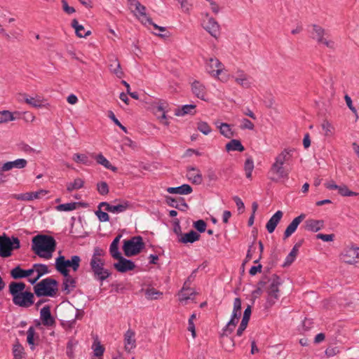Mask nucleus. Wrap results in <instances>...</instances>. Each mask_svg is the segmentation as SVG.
Instances as JSON below:
<instances>
[{"instance_id": "obj_1", "label": "nucleus", "mask_w": 359, "mask_h": 359, "mask_svg": "<svg viewBox=\"0 0 359 359\" xmlns=\"http://www.w3.org/2000/svg\"><path fill=\"white\" fill-rule=\"evenodd\" d=\"M294 151V149H284L276 156L268 172V178L271 181L278 182L280 180L289 178L290 170L284 164L290 161Z\"/></svg>"}, {"instance_id": "obj_2", "label": "nucleus", "mask_w": 359, "mask_h": 359, "mask_svg": "<svg viewBox=\"0 0 359 359\" xmlns=\"http://www.w3.org/2000/svg\"><path fill=\"white\" fill-rule=\"evenodd\" d=\"M56 248L53 237L47 235H37L32 238V250L39 257L49 259Z\"/></svg>"}, {"instance_id": "obj_3", "label": "nucleus", "mask_w": 359, "mask_h": 359, "mask_svg": "<svg viewBox=\"0 0 359 359\" xmlns=\"http://www.w3.org/2000/svg\"><path fill=\"white\" fill-rule=\"evenodd\" d=\"M36 295L40 297H54L58 290V283L53 278H46L34 286Z\"/></svg>"}, {"instance_id": "obj_4", "label": "nucleus", "mask_w": 359, "mask_h": 359, "mask_svg": "<svg viewBox=\"0 0 359 359\" xmlns=\"http://www.w3.org/2000/svg\"><path fill=\"white\" fill-rule=\"evenodd\" d=\"M145 245L140 236L132 237L129 240H125L123 250L126 257H132L139 254Z\"/></svg>"}, {"instance_id": "obj_5", "label": "nucleus", "mask_w": 359, "mask_h": 359, "mask_svg": "<svg viewBox=\"0 0 359 359\" xmlns=\"http://www.w3.org/2000/svg\"><path fill=\"white\" fill-rule=\"evenodd\" d=\"M90 271L93 274L95 280L103 282L111 276V272L104 268V260H95L90 259Z\"/></svg>"}, {"instance_id": "obj_6", "label": "nucleus", "mask_w": 359, "mask_h": 359, "mask_svg": "<svg viewBox=\"0 0 359 359\" xmlns=\"http://www.w3.org/2000/svg\"><path fill=\"white\" fill-rule=\"evenodd\" d=\"M311 34V38L316 40L318 43L323 44L330 49L335 48L334 41L327 39V33L322 27L318 25H313Z\"/></svg>"}, {"instance_id": "obj_7", "label": "nucleus", "mask_w": 359, "mask_h": 359, "mask_svg": "<svg viewBox=\"0 0 359 359\" xmlns=\"http://www.w3.org/2000/svg\"><path fill=\"white\" fill-rule=\"evenodd\" d=\"M269 287L267 288V304L272 306L279 298V286L281 285L280 278L273 274L268 280Z\"/></svg>"}, {"instance_id": "obj_8", "label": "nucleus", "mask_w": 359, "mask_h": 359, "mask_svg": "<svg viewBox=\"0 0 359 359\" xmlns=\"http://www.w3.org/2000/svg\"><path fill=\"white\" fill-rule=\"evenodd\" d=\"M20 248V240L17 237L13 236L10 238L6 236L0 244V257H8L11 255L12 250Z\"/></svg>"}, {"instance_id": "obj_9", "label": "nucleus", "mask_w": 359, "mask_h": 359, "mask_svg": "<svg viewBox=\"0 0 359 359\" xmlns=\"http://www.w3.org/2000/svg\"><path fill=\"white\" fill-rule=\"evenodd\" d=\"M205 69L211 76L218 77L224 69V65L217 57H210L205 62Z\"/></svg>"}, {"instance_id": "obj_10", "label": "nucleus", "mask_w": 359, "mask_h": 359, "mask_svg": "<svg viewBox=\"0 0 359 359\" xmlns=\"http://www.w3.org/2000/svg\"><path fill=\"white\" fill-rule=\"evenodd\" d=\"M341 259L348 264H354L359 259V248L354 246L346 247L341 253Z\"/></svg>"}, {"instance_id": "obj_11", "label": "nucleus", "mask_w": 359, "mask_h": 359, "mask_svg": "<svg viewBox=\"0 0 359 359\" xmlns=\"http://www.w3.org/2000/svg\"><path fill=\"white\" fill-rule=\"evenodd\" d=\"M34 294L31 292L23 291L19 296H15L13 302L15 305L21 307H29L34 304Z\"/></svg>"}, {"instance_id": "obj_12", "label": "nucleus", "mask_w": 359, "mask_h": 359, "mask_svg": "<svg viewBox=\"0 0 359 359\" xmlns=\"http://www.w3.org/2000/svg\"><path fill=\"white\" fill-rule=\"evenodd\" d=\"M102 207L105 208V210L112 213H120L126 211L130 207V202L123 201L121 203L117 205H110L107 202H102L98 205V208Z\"/></svg>"}, {"instance_id": "obj_13", "label": "nucleus", "mask_w": 359, "mask_h": 359, "mask_svg": "<svg viewBox=\"0 0 359 359\" xmlns=\"http://www.w3.org/2000/svg\"><path fill=\"white\" fill-rule=\"evenodd\" d=\"M203 27L212 36L217 38L219 35V24L213 18L210 17L208 14L206 15V20H205L203 22Z\"/></svg>"}, {"instance_id": "obj_14", "label": "nucleus", "mask_w": 359, "mask_h": 359, "mask_svg": "<svg viewBox=\"0 0 359 359\" xmlns=\"http://www.w3.org/2000/svg\"><path fill=\"white\" fill-rule=\"evenodd\" d=\"M118 262L114 264V267L121 273L132 271L135 268V264L131 260L127 259L122 256L116 259Z\"/></svg>"}, {"instance_id": "obj_15", "label": "nucleus", "mask_w": 359, "mask_h": 359, "mask_svg": "<svg viewBox=\"0 0 359 359\" xmlns=\"http://www.w3.org/2000/svg\"><path fill=\"white\" fill-rule=\"evenodd\" d=\"M40 318L44 326L51 327L55 325V320L51 315L49 306H45L41 309Z\"/></svg>"}, {"instance_id": "obj_16", "label": "nucleus", "mask_w": 359, "mask_h": 359, "mask_svg": "<svg viewBox=\"0 0 359 359\" xmlns=\"http://www.w3.org/2000/svg\"><path fill=\"white\" fill-rule=\"evenodd\" d=\"M187 177L190 182L195 184H201L202 183V174L197 168L189 166L187 168Z\"/></svg>"}, {"instance_id": "obj_17", "label": "nucleus", "mask_w": 359, "mask_h": 359, "mask_svg": "<svg viewBox=\"0 0 359 359\" xmlns=\"http://www.w3.org/2000/svg\"><path fill=\"white\" fill-rule=\"evenodd\" d=\"M165 201L169 206L181 211H186L188 208V205L182 198H174L171 196H166Z\"/></svg>"}, {"instance_id": "obj_18", "label": "nucleus", "mask_w": 359, "mask_h": 359, "mask_svg": "<svg viewBox=\"0 0 359 359\" xmlns=\"http://www.w3.org/2000/svg\"><path fill=\"white\" fill-rule=\"evenodd\" d=\"M27 160H25L24 158H18L13 161H8V162L5 163L1 168V172L8 171L14 168L21 169V168H25L27 166Z\"/></svg>"}, {"instance_id": "obj_19", "label": "nucleus", "mask_w": 359, "mask_h": 359, "mask_svg": "<svg viewBox=\"0 0 359 359\" xmlns=\"http://www.w3.org/2000/svg\"><path fill=\"white\" fill-rule=\"evenodd\" d=\"M304 214H301L299 216L295 217L291 223L287 226L285 232H284V239L290 237L294 231L297 230L299 224L304 220L305 218Z\"/></svg>"}, {"instance_id": "obj_20", "label": "nucleus", "mask_w": 359, "mask_h": 359, "mask_svg": "<svg viewBox=\"0 0 359 359\" xmlns=\"http://www.w3.org/2000/svg\"><path fill=\"white\" fill-rule=\"evenodd\" d=\"M46 191L40 190L39 191L35 192H27L25 194H17L14 196V198L17 200L21 201H32L34 199L39 198L41 195H46Z\"/></svg>"}, {"instance_id": "obj_21", "label": "nucleus", "mask_w": 359, "mask_h": 359, "mask_svg": "<svg viewBox=\"0 0 359 359\" xmlns=\"http://www.w3.org/2000/svg\"><path fill=\"white\" fill-rule=\"evenodd\" d=\"M283 212L281 210H278L268 221L266 225V228L269 233H271L274 231L276 227L278 224L280 222L282 217Z\"/></svg>"}, {"instance_id": "obj_22", "label": "nucleus", "mask_w": 359, "mask_h": 359, "mask_svg": "<svg viewBox=\"0 0 359 359\" xmlns=\"http://www.w3.org/2000/svg\"><path fill=\"white\" fill-rule=\"evenodd\" d=\"M109 69L111 73L116 75L118 78H122L124 75L118 60L114 56L109 60Z\"/></svg>"}, {"instance_id": "obj_23", "label": "nucleus", "mask_w": 359, "mask_h": 359, "mask_svg": "<svg viewBox=\"0 0 359 359\" xmlns=\"http://www.w3.org/2000/svg\"><path fill=\"white\" fill-rule=\"evenodd\" d=\"M324 226V221L323 220H316V219H307L305 222L304 228L306 230L317 232Z\"/></svg>"}, {"instance_id": "obj_24", "label": "nucleus", "mask_w": 359, "mask_h": 359, "mask_svg": "<svg viewBox=\"0 0 359 359\" xmlns=\"http://www.w3.org/2000/svg\"><path fill=\"white\" fill-rule=\"evenodd\" d=\"M26 287L25 283L23 282H11L9 284V292L15 299V296H19Z\"/></svg>"}, {"instance_id": "obj_25", "label": "nucleus", "mask_w": 359, "mask_h": 359, "mask_svg": "<svg viewBox=\"0 0 359 359\" xmlns=\"http://www.w3.org/2000/svg\"><path fill=\"white\" fill-rule=\"evenodd\" d=\"M135 10L139 13V15H137V18L139 20L143 23H151V19L147 15L146 13V7L143 5H142L139 1H136L135 4Z\"/></svg>"}, {"instance_id": "obj_26", "label": "nucleus", "mask_w": 359, "mask_h": 359, "mask_svg": "<svg viewBox=\"0 0 359 359\" xmlns=\"http://www.w3.org/2000/svg\"><path fill=\"white\" fill-rule=\"evenodd\" d=\"M22 97L24 99V101L27 104L35 107V108H41L43 107V100L40 96H36L34 97L29 96L27 94H22Z\"/></svg>"}, {"instance_id": "obj_27", "label": "nucleus", "mask_w": 359, "mask_h": 359, "mask_svg": "<svg viewBox=\"0 0 359 359\" xmlns=\"http://www.w3.org/2000/svg\"><path fill=\"white\" fill-rule=\"evenodd\" d=\"M191 90L198 98L205 100V88L199 81H195L192 83Z\"/></svg>"}, {"instance_id": "obj_28", "label": "nucleus", "mask_w": 359, "mask_h": 359, "mask_svg": "<svg viewBox=\"0 0 359 359\" xmlns=\"http://www.w3.org/2000/svg\"><path fill=\"white\" fill-rule=\"evenodd\" d=\"M192 188L190 185L184 184L177 187H168L167 191L170 194H189L192 192Z\"/></svg>"}, {"instance_id": "obj_29", "label": "nucleus", "mask_w": 359, "mask_h": 359, "mask_svg": "<svg viewBox=\"0 0 359 359\" xmlns=\"http://www.w3.org/2000/svg\"><path fill=\"white\" fill-rule=\"evenodd\" d=\"M235 81L245 88H249L251 86L249 76L243 72H238L237 76L235 77Z\"/></svg>"}, {"instance_id": "obj_30", "label": "nucleus", "mask_w": 359, "mask_h": 359, "mask_svg": "<svg viewBox=\"0 0 359 359\" xmlns=\"http://www.w3.org/2000/svg\"><path fill=\"white\" fill-rule=\"evenodd\" d=\"M55 268L56 269L64 276H67L69 270L67 269L66 259L64 256H59L55 260Z\"/></svg>"}, {"instance_id": "obj_31", "label": "nucleus", "mask_w": 359, "mask_h": 359, "mask_svg": "<svg viewBox=\"0 0 359 359\" xmlns=\"http://www.w3.org/2000/svg\"><path fill=\"white\" fill-rule=\"evenodd\" d=\"M75 287L76 280L69 275V273H68V275L65 276L62 283V290L66 292V294H69Z\"/></svg>"}, {"instance_id": "obj_32", "label": "nucleus", "mask_w": 359, "mask_h": 359, "mask_svg": "<svg viewBox=\"0 0 359 359\" xmlns=\"http://www.w3.org/2000/svg\"><path fill=\"white\" fill-rule=\"evenodd\" d=\"M200 235L196 231L191 230L189 233L182 235L181 238L179 239V241L182 243H192L196 241H198Z\"/></svg>"}, {"instance_id": "obj_33", "label": "nucleus", "mask_w": 359, "mask_h": 359, "mask_svg": "<svg viewBox=\"0 0 359 359\" xmlns=\"http://www.w3.org/2000/svg\"><path fill=\"white\" fill-rule=\"evenodd\" d=\"M72 27L75 29L76 35L78 37H86L91 34L90 31L85 32V29L83 25L79 24L78 20L76 19H74L72 21Z\"/></svg>"}, {"instance_id": "obj_34", "label": "nucleus", "mask_w": 359, "mask_h": 359, "mask_svg": "<svg viewBox=\"0 0 359 359\" xmlns=\"http://www.w3.org/2000/svg\"><path fill=\"white\" fill-rule=\"evenodd\" d=\"M164 105V103H161L159 105H158L155 109V114L160 120L161 123L164 124L165 126H168L169 122L167 121Z\"/></svg>"}, {"instance_id": "obj_35", "label": "nucleus", "mask_w": 359, "mask_h": 359, "mask_svg": "<svg viewBox=\"0 0 359 359\" xmlns=\"http://www.w3.org/2000/svg\"><path fill=\"white\" fill-rule=\"evenodd\" d=\"M135 332L128 330L125 334V348L126 350H130L135 347V339H134Z\"/></svg>"}, {"instance_id": "obj_36", "label": "nucleus", "mask_w": 359, "mask_h": 359, "mask_svg": "<svg viewBox=\"0 0 359 359\" xmlns=\"http://www.w3.org/2000/svg\"><path fill=\"white\" fill-rule=\"evenodd\" d=\"M218 122H216L217 128L219 129L220 133L226 138H231L234 136V133L231 130V126L228 123H222L219 125Z\"/></svg>"}, {"instance_id": "obj_37", "label": "nucleus", "mask_w": 359, "mask_h": 359, "mask_svg": "<svg viewBox=\"0 0 359 359\" xmlns=\"http://www.w3.org/2000/svg\"><path fill=\"white\" fill-rule=\"evenodd\" d=\"M226 150L227 151H243L245 150L244 147L241 144V141L236 139H233L226 144Z\"/></svg>"}, {"instance_id": "obj_38", "label": "nucleus", "mask_w": 359, "mask_h": 359, "mask_svg": "<svg viewBox=\"0 0 359 359\" xmlns=\"http://www.w3.org/2000/svg\"><path fill=\"white\" fill-rule=\"evenodd\" d=\"M95 160L98 164L103 165L104 168L111 170L113 172H116L117 170V168L112 165L111 163L102 154L97 155Z\"/></svg>"}, {"instance_id": "obj_39", "label": "nucleus", "mask_w": 359, "mask_h": 359, "mask_svg": "<svg viewBox=\"0 0 359 359\" xmlns=\"http://www.w3.org/2000/svg\"><path fill=\"white\" fill-rule=\"evenodd\" d=\"M321 127L324 131V135L325 137H331L334 135V128L332 124L327 119L323 120L321 123Z\"/></svg>"}, {"instance_id": "obj_40", "label": "nucleus", "mask_w": 359, "mask_h": 359, "mask_svg": "<svg viewBox=\"0 0 359 359\" xmlns=\"http://www.w3.org/2000/svg\"><path fill=\"white\" fill-rule=\"evenodd\" d=\"M84 185V181L81 178H76L73 182L67 184V190L68 192H72L74 190L79 189Z\"/></svg>"}, {"instance_id": "obj_41", "label": "nucleus", "mask_w": 359, "mask_h": 359, "mask_svg": "<svg viewBox=\"0 0 359 359\" xmlns=\"http://www.w3.org/2000/svg\"><path fill=\"white\" fill-rule=\"evenodd\" d=\"M81 258L78 255H74L71 259L66 260L67 267H72L74 271H76L80 266Z\"/></svg>"}, {"instance_id": "obj_42", "label": "nucleus", "mask_w": 359, "mask_h": 359, "mask_svg": "<svg viewBox=\"0 0 359 359\" xmlns=\"http://www.w3.org/2000/svg\"><path fill=\"white\" fill-rule=\"evenodd\" d=\"M13 353L15 359H22L24 353L23 346L19 343L18 341L15 342L13 347Z\"/></svg>"}, {"instance_id": "obj_43", "label": "nucleus", "mask_w": 359, "mask_h": 359, "mask_svg": "<svg viewBox=\"0 0 359 359\" xmlns=\"http://www.w3.org/2000/svg\"><path fill=\"white\" fill-rule=\"evenodd\" d=\"M196 108L195 104H186L184 105L181 109H178L175 111L176 116H184L185 114H194L193 110Z\"/></svg>"}, {"instance_id": "obj_44", "label": "nucleus", "mask_w": 359, "mask_h": 359, "mask_svg": "<svg viewBox=\"0 0 359 359\" xmlns=\"http://www.w3.org/2000/svg\"><path fill=\"white\" fill-rule=\"evenodd\" d=\"M16 118L14 114L8 110L0 111V123L14 121Z\"/></svg>"}, {"instance_id": "obj_45", "label": "nucleus", "mask_w": 359, "mask_h": 359, "mask_svg": "<svg viewBox=\"0 0 359 359\" xmlns=\"http://www.w3.org/2000/svg\"><path fill=\"white\" fill-rule=\"evenodd\" d=\"M337 190L338 193L342 196H355L358 195V193L349 190L345 184L339 185Z\"/></svg>"}, {"instance_id": "obj_46", "label": "nucleus", "mask_w": 359, "mask_h": 359, "mask_svg": "<svg viewBox=\"0 0 359 359\" xmlns=\"http://www.w3.org/2000/svg\"><path fill=\"white\" fill-rule=\"evenodd\" d=\"M163 294L162 292L155 288H148L145 291V296L148 299H157Z\"/></svg>"}, {"instance_id": "obj_47", "label": "nucleus", "mask_w": 359, "mask_h": 359, "mask_svg": "<svg viewBox=\"0 0 359 359\" xmlns=\"http://www.w3.org/2000/svg\"><path fill=\"white\" fill-rule=\"evenodd\" d=\"M34 271L37 273L38 278H41L44 274L48 273L49 271L48 266L43 264H34Z\"/></svg>"}, {"instance_id": "obj_48", "label": "nucleus", "mask_w": 359, "mask_h": 359, "mask_svg": "<svg viewBox=\"0 0 359 359\" xmlns=\"http://www.w3.org/2000/svg\"><path fill=\"white\" fill-rule=\"evenodd\" d=\"M77 203L72 202V203H63L57 205L56 207V209L58 211H64V212H68L74 210L76 208Z\"/></svg>"}, {"instance_id": "obj_49", "label": "nucleus", "mask_w": 359, "mask_h": 359, "mask_svg": "<svg viewBox=\"0 0 359 359\" xmlns=\"http://www.w3.org/2000/svg\"><path fill=\"white\" fill-rule=\"evenodd\" d=\"M247 178L250 179L252 177V172L254 169V162L251 158L246 159L244 166Z\"/></svg>"}, {"instance_id": "obj_50", "label": "nucleus", "mask_w": 359, "mask_h": 359, "mask_svg": "<svg viewBox=\"0 0 359 359\" xmlns=\"http://www.w3.org/2000/svg\"><path fill=\"white\" fill-rule=\"evenodd\" d=\"M24 269L20 266H17L11 271V276L13 279H20L25 278Z\"/></svg>"}, {"instance_id": "obj_51", "label": "nucleus", "mask_w": 359, "mask_h": 359, "mask_svg": "<svg viewBox=\"0 0 359 359\" xmlns=\"http://www.w3.org/2000/svg\"><path fill=\"white\" fill-rule=\"evenodd\" d=\"M197 129L205 135L212 131L210 126L205 121H199L197 123Z\"/></svg>"}, {"instance_id": "obj_52", "label": "nucleus", "mask_w": 359, "mask_h": 359, "mask_svg": "<svg viewBox=\"0 0 359 359\" xmlns=\"http://www.w3.org/2000/svg\"><path fill=\"white\" fill-rule=\"evenodd\" d=\"M97 189L99 194L103 196L107 195L109 191L108 184L105 182H98Z\"/></svg>"}, {"instance_id": "obj_53", "label": "nucleus", "mask_w": 359, "mask_h": 359, "mask_svg": "<svg viewBox=\"0 0 359 359\" xmlns=\"http://www.w3.org/2000/svg\"><path fill=\"white\" fill-rule=\"evenodd\" d=\"M298 252H296V250H292L289 253V255L285 258V261L283 264V266H290L296 259Z\"/></svg>"}, {"instance_id": "obj_54", "label": "nucleus", "mask_w": 359, "mask_h": 359, "mask_svg": "<svg viewBox=\"0 0 359 359\" xmlns=\"http://www.w3.org/2000/svg\"><path fill=\"white\" fill-rule=\"evenodd\" d=\"M240 128L242 130L248 129L252 130L254 129L255 125L249 119L244 118L241 120V124L240 126Z\"/></svg>"}, {"instance_id": "obj_55", "label": "nucleus", "mask_w": 359, "mask_h": 359, "mask_svg": "<svg viewBox=\"0 0 359 359\" xmlns=\"http://www.w3.org/2000/svg\"><path fill=\"white\" fill-rule=\"evenodd\" d=\"M95 213L101 222H108L109 220V215L107 212L102 211L101 208H98Z\"/></svg>"}, {"instance_id": "obj_56", "label": "nucleus", "mask_w": 359, "mask_h": 359, "mask_svg": "<svg viewBox=\"0 0 359 359\" xmlns=\"http://www.w3.org/2000/svg\"><path fill=\"white\" fill-rule=\"evenodd\" d=\"M109 252L114 259H117L122 256L121 252L118 251V245H115V243L110 245Z\"/></svg>"}, {"instance_id": "obj_57", "label": "nucleus", "mask_w": 359, "mask_h": 359, "mask_svg": "<svg viewBox=\"0 0 359 359\" xmlns=\"http://www.w3.org/2000/svg\"><path fill=\"white\" fill-rule=\"evenodd\" d=\"M232 313H236L238 316H241V299L239 297L234 299Z\"/></svg>"}, {"instance_id": "obj_58", "label": "nucleus", "mask_w": 359, "mask_h": 359, "mask_svg": "<svg viewBox=\"0 0 359 359\" xmlns=\"http://www.w3.org/2000/svg\"><path fill=\"white\" fill-rule=\"evenodd\" d=\"M77 344L76 341H74L73 340H69L67 345V351L66 353L68 357L73 358L74 355V347Z\"/></svg>"}, {"instance_id": "obj_59", "label": "nucleus", "mask_w": 359, "mask_h": 359, "mask_svg": "<svg viewBox=\"0 0 359 359\" xmlns=\"http://www.w3.org/2000/svg\"><path fill=\"white\" fill-rule=\"evenodd\" d=\"M108 116L113 121V122L118 126L123 131L127 133V129L125 126H123L120 121L116 118L114 112L112 111H108Z\"/></svg>"}, {"instance_id": "obj_60", "label": "nucleus", "mask_w": 359, "mask_h": 359, "mask_svg": "<svg viewBox=\"0 0 359 359\" xmlns=\"http://www.w3.org/2000/svg\"><path fill=\"white\" fill-rule=\"evenodd\" d=\"M206 223L203 219L197 220L194 223V226L201 233H203L206 229Z\"/></svg>"}, {"instance_id": "obj_61", "label": "nucleus", "mask_w": 359, "mask_h": 359, "mask_svg": "<svg viewBox=\"0 0 359 359\" xmlns=\"http://www.w3.org/2000/svg\"><path fill=\"white\" fill-rule=\"evenodd\" d=\"M73 160L76 163H82L83 164H87L88 161L87 156L79 154H74Z\"/></svg>"}, {"instance_id": "obj_62", "label": "nucleus", "mask_w": 359, "mask_h": 359, "mask_svg": "<svg viewBox=\"0 0 359 359\" xmlns=\"http://www.w3.org/2000/svg\"><path fill=\"white\" fill-rule=\"evenodd\" d=\"M94 355L97 357H100L103 355L104 348L100 344V342H97L94 344Z\"/></svg>"}, {"instance_id": "obj_63", "label": "nucleus", "mask_w": 359, "mask_h": 359, "mask_svg": "<svg viewBox=\"0 0 359 359\" xmlns=\"http://www.w3.org/2000/svg\"><path fill=\"white\" fill-rule=\"evenodd\" d=\"M233 200L236 203L239 213H243L245 210V205L242 200L237 196H233Z\"/></svg>"}, {"instance_id": "obj_64", "label": "nucleus", "mask_w": 359, "mask_h": 359, "mask_svg": "<svg viewBox=\"0 0 359 359\" xmlns=\"http://www.w3.org/2000/svg\"><path fill=\"white\" fill-rule=\"evenodd\" d=\"M104 255V252L101 248L97 247L95 248L93 251V255L91 257V259H95V260H103L101 257H102Z\"/></svg>"}]
</instances>
